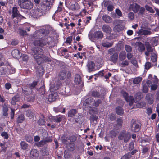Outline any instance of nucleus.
I'll return each instance as SVG.
<instances>
[{
  "label": "nucleus",
  "instance_id": "obj_3",
  "mask_svg": "<svg viewBox=\"0 0 159 159\" xmlns=\"http://www.w3.org/2000/svg\"><path fill=\"white\" fill-rule=\"evenodd\" d=\"M18 3L21 8L25 9H30L33 7V4L30 0H18Z\"/></svg>",
  "mask_w": 159,
  "mask_h": 159
},
{
  "label": "nucleus",
  "instance_id": "obj_44",
  "mask_svg": "<svg viewBox=\"0 0 159 159\" xmlns=\"http://www.w3.org/2000/svg\"><path fill=\"white\" fill-rule=\"evenodd\" d=\"M91 95L94 98H99L100 96V93L96 90L93 91L92 92Z\"/></svg>",
  "mask_w": 159,
  "mask_h": 159
},
{
  "label": "nucleus",
  "instance_id": "obj_8",
  "mask_svg": "<svg viewBox=\"0 0 159 159\" xmlns=\"http://www.w3.org/2000/svg\"><path fill=\"white\" fill-rule=\"evenodd\" d=\"M52 6L51 0H42V5L41 7L46 11L49 9Z\"/></svg>",
  "mask_w": 159,
  "mask_h": 159
},
{
  "label": "nucleus",
  "instance_id": "obj_15",
  "mask_svg": "<svg viewBox=\"0 0 159 159\" xmlns=\"http://www.w3.org/2000/svg\"><path fill=\"white\" fill-rule=\"evenodd\" d=\"M58 98V94L56 93H53L50 94L48 97V101L51 102L55 101Z\"/></svg>",
  "mask_w": 159,
  "mask_h": 159
},
{
  "label": "nucleus",
  "instance_id": "obj_45",
  "mask_svg": "<svg viewBox=\"0 0 159 159\" xmlns=\"http://www.w3.org/2000/svg\"><path fill=\"white\" fill-rule=\"evenodd\" d=\"M147 50L148 52H152L153 51V48L149 43H147L145 44Z\"/></svg>",
  "mask_w": 159,
  "mask_h": 159
},
{
  "label": "nucleus",
  "instance_id": "obj_52",
  "mask_svg": "<svg viewBox=\"0 0 159 159\" xmlns=\"http://www.w3.org/2000/svg\"><path fill=\"white\" fill-rule=\"evenodd\" d=\"M98 119V117L97 116L92 115L90 116L89 120L91 121L94 122L95 121H97Z\"/></svg>",
  "mask_w": 159,
  "mask_h": 159
},
{
  "label": "nucleus",
  "instance_id": "obj_7",
  "mask_svg": "<svg viewBox=\"0 0 159 159\" xmlns=\"http://www.w3.org/2000/svg\"><path fill=\"white\" fill-rule=\"evenodd\" d=\"M11 18L12 19H14L15 18H20V19L24 18V17L20 14L18 8L15 5H14L12 8Z\"/></svg>",
  "mask_w": 159,
  "mask_h": 159
},
{
  "label": "nucleus",
  "instance_id": "obj_39",
  "mask_svg": "<svg viewBox=\"0 0 159 159\" xmlns=\"http://www.w3.org/2000/svg\"><path fill=\"white\" fill-rule=\"evenodd\" d=\"M157 53H153L152 54L151 57V60L152 62H155L157 61Z\"/></svg>",
  "mask_w": 159,
  "mask_h": 159
},
{
  "label": "nucleus",
  "instance_id": "obj_4",
  "mask_svg": "<svg viewBox=\"0 0 159 159\" xmlns=\"http://www.w3.org/2000/svg\"><path fill=\"white\" fill-rule=\"evenodd\" d=\"M50 43V42L48 41V38L44 36L40 39L33 41L34 44L35 46L41 47H43L47 45H49Z\"/></svg>",
  "mask_w": 159,
  "mask_h": 159
},
{
  "label": "nucleus",
  "instance_id": "obj_24",
  "mask_svg": "<svg viewBox=\"0 0 159 159\" xmlns=\"http://www.w3.org/2000/svg\"><path fill=\"white\" fill-rule=\"evenodd\" d=\"M124 29V26L118 24L115 26L114 28V31L116 32L122 31Z\"/></svg>",
  "mask_w": 159,
  "mask_h": 159
},
{
  "label": "nucleus",
  "instance_id": "obj_31",
  "mask_svg": "<svg viewBox=\"0 0 159 159\" xmlns=\"http://www.w3.org/2000/svg\"><path fill=\"white\" fill-rule=\"evenodd\" d=\"M20 52L17 49L13 50L11 52L12 55L14 58L19 57L20 56Z\"/></svg>",
  "mask_w": 159,
  "mask_h": 159
},
{
  "label": "nucleus",
  "instance_id": "obj_32",
  "mask_svg": "<svg viewBox=\"0 0 159 159\" xmlns=\"http://www.w3.org/2000/svg\"><path fill=\"white\" fill-rule=\"evenodd\" d=\"M81 78L80 75L78 74H76L75 75L74 80L75 82L77 84H80L81 82Z\"/></svg>",
  "mask_w": 159,
  "mask_h": 159
},
{
  "label": "nucleus",
  "instance_id": "obj_21",
  "mask_svg": "<svg viewBox=\"0 0 159 159\" xmlns=\"http://www.w3.org/2000/svg\"><path fill=\"white\" fill-rule=\"evenodd\" d=\"M25 98H26V100L27 102H33L35 99V95L34 93L32 92L29 95V96H27Z\"/></svg>",
  "mask_w": 159,
  "mask_h": 159
},
{
  "label": "nucleus",
  "instance_id": "obj_51",
  "mask_svg": "<svg viewBox=\"0 0 159 159\" xmlns=\"http://www.w3.org/2000/svg\"><path fill=\"white\" fill-rule=\"evenodd\" d=\"M71 156V154L68 152L65 151L64 152V157L65 159H69Z\"/></svg>",
  "mask_w": 159,
  "mask_h": 159
},
{
  "label": "nucleus",
  "instance_id": "obj_17",
  "mask_svg": "<svg viewBox=\"0 0 159 159\" xmlns=\"http://www.w3.org/2000/svg\"><path fill=\"white\" fill-rule=\"evenodd\" d=\"M154 99L153 94L150 93H148L146 96V99L150 104H152L153 103Z\"/></svg>",
  "mask_w": 159,
  "mask_h": 159
},
{
  "label": "nucleus",
  "instance_id": "obj_35",
  "mask_svg": "<svg viewBox=\"0 0 159 159\" xmlns=\"http://www.w3.org/2000/svg\"><path fill=\"white\" fill-rule=\"evenodd\" d=\"M3 62L0 63V75H5L7 73V68H4L3 67H1V66L3 65Z\"/></svg>",
  "mask_w": 159,
  "mask_h": 159
},
{
  "label": "nucleus",
  "instance_id": "obj_1",
  "mask_svg": "<svg viewBox=\"0 0 159 159\" xmlns=\"http://www.w3.org/2000/svg\"><path fill=\"white\" fill-rule=\"evenodd\" d=\"M33 56L37 63L39 65L47 63L51 64L52 61L51 59L43 55L44 51L40 48L36 47L33 51Z\"/></svg>",
  "mask_w": 159,
  "mask_h": 159
},
{
  "label": "nucleus",
  "instance_id": "obj_50",
  "mask_svg": "<svg viewBox=\"0 0 159 159\" xmlns=\"http://www.w3.org/2000/svg\"><path fill=\"white\" fill-rule=\"evenodd\" d=\"M142 78L140 77H136L133 80V83L134 84H139L142 80Z\"/></svg>",
  "mask_w": 159,
  "mask_h": 159
},
{
  "label": "nucleus",
  "instance_id": "obj_40",
  "mask_svg": "<svg viewBox=\"0 0 159 159\" xmlns=\"http://www.w3.org/2000/svg\"><path fill=\"white\" fill-rule=\"evenodd\" d=\"M81 118L82 117L80 115H79L78 116L77 118H75L74 119L73 121L74 122V123L81 124L82 122L81 120Z\"/></svg>",
  "mask_w": 159,
  "mask_h": 159
},
{
  "label": "nucleus",
  "instance_id": "obj_42",
  "mask_svg": "<svg viewBox=\"0 0 159 159\" xmlns=\"http://www.w3.org/2000/svg\"><path fill=\"white\" fill-rule=\"evenodd\" d=\"M24 120L25 117L24 115L21 114L18 117L17 119V122L18 123H21L23 122Z\"/></svg>",
  "mask_w": 159,
  "mask_h": 159
},
{
  "label": "nucleus",
  "instance_id": "obj_30",
  "mask_svg": "<svg viewBox=\"0 0 159 159\" xmlns=\"http://www.w3.org/2000/svg\"><path fill=\"white\" fill-rule=\"evenodd\" d=\"M115 110L116 113L118 115L121 116L124 114V110L120 106L117 107Z\"/></svg>",
  "mask_w": 159,
  "mask_h": 159
},
{
  "label": "nucleus",
  "instance_id": "obj_62",
  "mask_svg": "<svg viewBox=\"0 0 159 159\" xmlns=\"http://www.w3.org/2000/svg\"><path fill=\"white\" fill-rule=\"evenodd\" d=\"M116 51L115 48H112L109 49L108 51V53L110 55H112Z\"/></svg>",
  "mask_w": 159,
  "mask_h": 159
},
{
  "label": "nucleus",
  "instance_id": "obj_58",
  "mask_svg": "<svg viewBox=\"0 0 159 159\" xmlns=\"http://www.w3.org/2000/svg\"><path fill=\"white\" fill-rule=\"evenodd\" d=\"M131 157L130 152H128L122 156L121 159H129Z\"/></svg>",
  "mask_w": 159,
  "mask_h": 159
},
{
  "label": "nucleus",
  "instance_id": "obj_29",
  "mask_svg": "<svg viewBox=\"0 0 159 159\" xmlns=\"http://www.w3.org/2000/svg\"><path fill=\"white\" fill-rule=\"evenodd\" d=\"M77 113V111L76 109H73L70 110L68 112V116L70 117H72L75 115Z\"/></svg>",
  "mask_w": 159,
  "mask_h": 159
},
{
  "label": "nucleus",
  "instance_id": "obj_37",
  "mask_svg": "<svg viewBox=\"0 0 159 159\" xmlns=\"http://www.w3.org/2000/svg\"><path fill=\"white\" fill-rule=\"evenodd\" d=\"M102 45L103 47L108 48L112 46L113 42H102Z\"/></svg>",
  "mask_w": 159,
  "mask_h": 159
},
{
  "label": "nucleus",
  "instance_id": "obj_60",
  "mask_svg": "<svg viewBox=\"0 0 159 159\" xmlns=\"http://www.w3.org/2000/svg\"><path fill=\"white\" fill-rule=\"evenodd\" d=\"M42 155L43 156H45L49 155L48 151L45 149H43L41 151Z\"/></svg>",
  "mask_w": 159,
  "mask_h": 159
},
{
  "label": "nucleus",
  "instance_id": "obj_27",
  "mask_svg": "<svg viewBox=\"0 0 159 159\" xmlns=\"http://www.w3.org/2000/svg\"><path fill=\"white\" fill-rule=\"evenodd\" d=\"M33 91L32 90L30 89L29 88L26 87L22 89V93L25 94V97L29 96Z\"/></svg>",
  "mask_w": 159,
  "mask_h": 159
},
{
  "label": "nucleus",
  "instance_id": "obj_5",
  "mask_svg": "<svg viewBox=\"0 0 159 159\" xmlns=\"http://www.w3.org/2000/svg\"><path fill=\"white\" fill-rule=\"evenodd\" d=\"M46 11L43 10V8L40 7L36 9L32 10L30 12L32 16L34 18H38L44 14Z\"/></svg>",
  "mask_w": 159,
  "mask_h": 159
},
{
  "label": "nucleus",
  "instance_id": "obj_53",
  "mask_svg": "<svg viewBox=\"0 0 159 159\" xmlns=\"http://www.w3.org/2000/svg\"><path fill=\"white\" fill-rule=\"evenodd\" d=\"M145 7L146 10L149 12L151 13H154V11L153 9L152 8L148 5H146L145 6Z\"/></svg>",
  "mask_w": 159,
  "mask_h": 159
},
{
  "label": "nucleus",
  "instance_id": "obj_43",
  "mask_svg": "<svg viewBox=\"0 0 159 159\" xmlns=\"http://www.w3.org/2000/svg\"><path fill=\"white\" fill-rule=\"evenodd\" d=\"M41 135L42 136V139H46L47 138H48V133L46 131L44 130L43 131L42 130V132H41Z\"/></svg>",
  "mask_w": 159,
  "mask_h": 159
},
{
  "label": "nucleus",
  "instance_id": "obj_56",
  "mask_svg": "<svg viewBox=\"0 0 159 159\" xmlns=\"http://www.w3.org/2000/svg\"><path fill=\"white\" fill-rule=\"evenodd\" d=\"M109 118L111 121H113L116 120V115L115 114L111 113L109 116Z\"/></svg>",
  "mask_w": 159,
  "mask_h": 159
},
{
  "label": "nucleus",
  "instance_id": "obj_59",
  "mask_svg": "<svg viewBox=\"0 0 159 159\" xmlns=\"http://www.w3.org/2000/svg\"><path fill=\"white\" fill-rule=\"evenodd\" d=\"M10 109L11 111V112H10V117L11 119H12L14 118V115H15V109L14 108H13L11 107L10 108Z\"/></svg>",
  "mask_w": 159,
  "mask_h": 159
},
{
  "label": "nucleus",
  "instance_id": "obj_47",
  "mask_svg": "<svg viewBox=\"0 0 159 159\" xmlns=\"http://www.w3.org/2000/svg\"><path fill=\"white\" fill-rule=\"evenodd\" d=\"M138 44L139 48V50L141 52H143L145 50V47L144 45L141 42H138Z\"/></svg>",
  "mask_w": 159,
  "mask_h": 159
},
{
  "label": "nucleus",
  "instance_id": "obj_34",
  "mask_svg": "<svg viewBox=\"0 0 159 159\" xmlns=\"http://www.w3.org/2000/svg\"><path fill=\"white\" fill-rule=\"evenodd\" d=\"M126 57V52L125 51H121L119 54V59L120 61H124Z\"/></svg>",
  "mask_w": 159,
  "mask_h": 159
},
{
  "label": "nucleus",
  "instance_id": "obj_48",
  "mask_svg": "<svg viewBox=\"0 0 159 159\" xmlns=\"http://www.w3.org/2000/svg\"><path fill=\"white\" fill-rule=\"evenodd\" d=\"M121 93L125 99V100L127 102H128L129 95L128 93L124 91H121Z\"/></svg>",
  "mask_w": 159,
  "mask_h": 159
},
{
  "label": "nucleus",
  "instance_id": "obj_16",
  "mask_svg": "<svg viewBox=\"0 0 159 159\" xmlns=\"http://www.w3.org/2000/svg\"><path fill=\"white\" fill-rule=\"evenodd\" d=\"M52 141V139L50 137H48L46 139L42 140L39 142L37 144V146L41 147L45 144L47 143L51 142Z\"/></svg>",
  "mask_w": 159,
  "mask_h": 159
},
{
  "label": "nucleus",
  "instance_id": "obj_46",
  "mask_svg": "<svg viewBox=\"0 0 159 159\" xmlns=\"http://www.w3.org/2000/svg\"><path fill=\"white\" fill-rule=\"evenodd\" d=\"M7 74H12L15 73L16 72V69L13 67H10V68L7 67Z\"/></svg>",
  "mask_w": 159,
  "mask_h": 159
},
{
  "label": "nucleus",
  "instance_id": "obj_20",
  "mask_svg": "<svg viewBox=\"0 0 159 159\" xmlns=\"http://www.w3.org/2000/svg\"><path fill=\"white\" fill-rule=\"evenodd\" d=\"M138 34L140 35H147L152 34V32L149 30L140 29L138 32Z\"/></svg>",
  "mask_w": 159,
  "mask_h": 159
},
{
  "label": "nucleus",
  "instance_id": "obj_25",
  "mask_svg": "<svg viewBox=\"0 0 159 159\" xmlns=\"http://www.w3.org/2000/svg\"><path fill=\"white\" fill-rule=\"evenodd\" d=\"M94 36L96 39H102L103 37V34L101 31H96L94 33Z\"/></svg>",
  "mask_w": 159,
  "mask_h": 159
},
{
  "label": "nucleus",
  "instance_id": "obj_61",
  "mask_svg": "<svg viewBox=\"0 0 159 159\" xmlns=\"http://www.w3.org/2000/svg\"><path fill=\"white\" fill-rule=\"evenodd\" d=\"M149 149L147 147L145 146L143 147L142 150V153L143 154H146L149 150Z\"/></svg>",
  "mask_w": 159,
  "mask_h": 159
},
{
  "label": "nucleus",
  "instance_id": "obj_33",
  "mask_svg": "<svg viewBox=\"0 0 159 159\" xmlns=\"http://www.w3.org/2000/svg\"><path fill=\"white\" fill-rule=\"evenodd\" d=\"M63 117V116L59 115L54 117L53 118L52 120L56 122L60 123L62 121V119Z\"/></svg>",
  "mask_w": 159,
  "mask_h": 159
},
{
  "label": "nucleus",
  "instance_id": "obj_28",
  "mask_svg": "<svg viewBox=\"0 0 159 159\" xmlns=\"http://www.w3.org/2000/svg\"><path fill=\"white\" fill-rule=\"evenodd\" d=\"M94 99L92 98H89L86 99L85 101V103L90 107L92 106L94 104Z\"/></svg>",
  "mask_w": 159,
  "mask_h": 159
},
{
  "label": "nucleus",
  "instance_id": "obj_22",
  "mask_svg": "<svg viewBox=\"0 0 159 159\" xmlns=\"http://www.w3.org/2000/svg\"><path fill=\"white\" fill-rule=\"evenodd\" d=\"M102 31L106 33H109L111 31L112 29L108 25L106 24L103 25L102 28Z\"/></svg>",
  "mask_w": 159,
  "mask_h": 159
},
{
  "label": "nucleus",
  "instance_id": "obj_23",
  "mask_svg": "<svg viewBox=\"0 0 159 159\" xmlns=\"http://www.w3.org/2000/svg\"><path fill=\"white\" fill-rule=\"evenodd\" d=\"M95 66V64L93 62L90 61L88 62L87 67L89 72H92L94 70Z\"/></svg>",
  "mask_w": 159,
  "mask_h": 159
},
{
  "label": "nucleus",
  "instance_id": "obj_11",
  "mask_svg": "<svg viewBox=\"0 0 159 159\" xmlns=\"http://www.w3.org/2000/svg\"><path fill=\"white\" fill-rule=\"evenodd\" d=\"M45 34L44 31L40 30H37L33 34L32 36V38L34 39H40L43 37Z\"/></svg>",
  "mask_w": 159,
  "mask_h": 159
},
{
  "label": "nucleus",
  "instance_id": "obj_9",
  "mask_svg": "<svg viewBox=\"0 0 159 159\" xmlns=\"http://www.w3.org/2000/svg\"><path fill=\"white\" fill-rule=\"evenodd\" d=\"M141 124L140 123L134 121L132 123L131 125V131L134 132H139L140 129L141 128Z\"/></svg>",
  "mask_w": 159,
  "mask_h": 159
},
{
  "label": "nucleus",
  "instance_id": "obj_57",
  "mask_svg": "<svg viewBox=\"0 0 159 159\" xmlns=\"http://www.w3.org/2000/svg\"><path fill=\"white\" fill-rule=\"evenodd\" d=\"M19 34L21 36H23L27 34L26 31L23 28L19 30Z\"/></svg>",
  "mask_w": 159,
  "mask_h": 159
},
{
  "label": "nucleus",
  "instance_id": "obj_38",
  "mask_svg": "<svg viewBox=\"0 0 159 159\" xmlns=\"http://www.w3.org/2000/svg\"><path fill=\"white\" fill-rule=\"evenodd\" d=\"M38 84V82L37 81H34L32 83L29 84L27 85V87L29 88L30 89L32 90Z\"/></svg>",
  "mask_w": 159,
  "mask_h": 159
},
{
  "label": "nucleus",
  "instance_id": "obj_10",
  "mask_svg": "<svg viewBox=\"0 0 159 159\" xmlns=\"http://www.w3.org/2000/svg\"><path fill=\"white\" fill-rule=\"evenodd\" d=\"M77 139V137L75 135H72L70 136L69 137H67L66 135L63 136L62 141L64 144H66L68 140L70 141V143H74L75 142Z\"/></svg>",
  "mask_w": 159,
  "mask_h": 159
},
{
  "label": "nucleus",
  "instance_id": "obj_26",
  "mask_svg": "<svg viewBox=\"0 0 159 159\" xmlns=\"http://www.w3.org/2000/svg\"><path fill=\"white\" fill-rule=\"evenodd\" d=\"M39 152L36 149H32L30 151V156L32 157H37L39 156Z\"/></svg>",
  "mask_w": 159,
  "mask_h": 159
},
{
  "label": "nucleus",
  "instance_id": "obj_19",
  "mask_svg": "<svg viewBox=\"0 0 159 159\" xmlns=\"http://www.w3.org/2000/svg\"><path fill=\"white\" fill-rule=\"evenodd\" d=\"M66 145L68 150L70 151H73L75 149V145L74 143L67 142L66 144H64Z\"/></svg>",
  "mask_w": 159,
  "mask_h": 159
},
{
  "label": "nucleus",
  "instance_id": "obj_12",
  "mask_svg": "<svg viewBox=\"0 0 159 159\" xmlns=\"http://www.w3.org/2000/svg\"><path fill=\"white\" fill-rule=\"evenodd\" d=\"M119 132V129L117 128H114V129L109 131V133L110 138L112 139L115 138L118 135Z\"/></svg>",
  "mask_w": 159,
  "mask_h": 159
},
{
  "label": "nucleus",
  "instance_id": "obj_13",
  "mask_svg": "<svg viewBox=\"0 0 159 159\" xmlns=\"http://www.w3.org/2000/svg\"><path fill=\"white\" fill-rule=\"evenodd\" d=\"M118 58V53L116 52L110 56L109 58V61L116 64L117 62Z\"/></svg>",
  "mask_w": 159,
  "mask_h": 159
},
{
  "label": "nucleus",
  "instance_id": "obj_18",
  "mask_svg": "<svg viewBox=\"0 0 159 159\" xmlns=\"http://www.w3.org/2000/svg\"><path fill=\"white\" fill-rule=\"evenodd\" d=\"M20 100V96L19 94H17L12 98L11 103L12 105H15L16 102L19 101Z\"/></svg>",
  "mask_w": 159,
  "mask_h": 159
},
{
  "label": "nucleus",
  "instance_id": "obj_63",
  "mask_svg": "<svg viewBox=\"0 0 159 159\" xmlns=\"http://www.w3.org/2000/svg\"><path fill=\"white\" fill-rule=\"evenodd\" d=\"M23 29L26 31H29L30 30V27L28 24H26L24 25Z\"/></svg>",
  "mask_w": 159,
  "mask_h": 159
},
{
  "label": "nucleus",
  "instance_id": "obj_2",
  "mask_svg": "<svg viewBox=\"0 0 159 159\" xmlns=\"http://www.w3.org/2000/svg\"><path fill=\"white\" fill-rule=\"evenodd\" d=\"M72 74L71 71H67L65 69L59 72L58 77L61 80H70L72 78Z\"/></svg>",
  "mask_w": 159,
  "mask_h": 159
},
{
  "label": "nucleus",
  "instance_id": "obj_6",
  "mask_svg": "<svg viewBox=\"0 0 159 159\" xmlns=\"http://www.w3.org/2000/svg\"><path fill=\"white\" fill-rule=\"evenodd\" d=\"M131 138V134L129 132H126L125 130H123L120 133L118 139L122 140L124 139L125 143L127 142Z\"/></svg>",
  "mask_w": 159,
  "mask_h": 159
},
{
  "label": "nucleus",
  "instance_id": "obj_14",
  "mask_svg": "<svg viewBox=\"0 0 159 159\" xmlns=\"http://www.w3.org/2000/svg\"><path fill=\"white\" fill-rule=\"evenodd\" d=\"M116 122V124L113 125V128H117L120 129L122 127L123 120L121 117L117 119Z\"/></svg>",
  "mask_w": 159,
  "mask_h": 159
},
{
  "label": "nucleus",
  "instance_id": "obj_54",
  "mask_svg": "<svg viewBox=\"0 0 159 159\" xmlns=\"http://www.w3.org/2000/svg\"><path fill=\"white\" fill-rule=\"evenodd\" d=\"M124 48V45L121 42H118L117 46L116 48L118 50H121L122 49Z\"/></svg>",
  "mask_w": 159,
  "mask_h": 159
},
{
  "label": "nucleus",
  "instance_id": "obj_55",
  "mask_svg": "<svg viewBox=\"0 0 159 159\" xmlns=\"http://www.w3.org/2000/svg\"><path fill=\"white\" fill-rule=\"evenodd\" d=\"M140 8V6L136 4L135 6L133 8V10L134 12L137 13L138 12Z\"/></svg>",
  "mask_w": 159,
  "mask_h": 159
},
{
  "label": "nucleus",
  "instance_id": "obj_36",
  "mask_svg": "<svg viewBox=\"0 0 159 159\" xmlns=\"http://www.w3.org/2000/svg\"><path fill=\"white\" fill-rule=\"evenodd\" d=\"M102 18L103 20L107 23H109L111 22L112 19L108 15H103L102 16Z\"/></svg>",
  "mask_w": 159,
  "mask_h": 159
},
{
  "label": "nucleus",
  "instance_id": "obj_49",
  "mask_svg": "<svg viewBox=\"0 0 159 159\" xmlns=\"http://www.w3.org/2000/svg\"><path fill=\"white\" fill-rule=\"evenodd\" d=\"M8 108L7 106H4L3 107L2 112L3 116H6L8 115Z\"/></svg>",
  "mask_w": 159,
  "mask_h": 159
},
{
  "label": "nucleus",
  "instance_id": "obj_64",
  "mask_svg": "<svg viewBox=\"0 0 159 159\" xmlns=\"http://www.w3.org/2000/svg\"><path fill=\"white\" fill-rule=\"evenodd\" d=\"M26 141L29 143H31L33 141V138L30 135H27L25 137Z\"/></svg>",
  "mask_w": 159,
  "mask_h": 159
},
{
  "label": "nucleus",
  "instance_id": "obj_41",
  "mask_svg": "<svg viewBox=\"0 0 159 159\" xmlns=\"http://www.w3.org/2000/svg\"><path fill=\"white\" fill-rule=\"evenodd\" d=\"M21 148L23 150L26 149L28 147V145L25 141H21L20 143Z\"/></svg>",
  "mask_w": 159,
  "mask_h": 159
}]
</instances>
